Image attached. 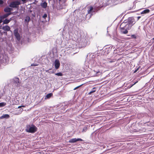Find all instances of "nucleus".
Here are the masks:
<instances>
[{
  "mask_svg": "<svg viewBox=\"0 0 154 154\" xmlns=\"http://www.w3.org/2000/svg\"><path fill=\"white\" fill-rule=\"evenodd\" d=\"M49 72L50 73H54V72L53 71H52V72Z\"/></svg>",
  "mask_w": 154,
  "mask_h": 154,
  "instance_id": "33",
  "label": "nucleus"
},
{
  "mask_svg": "<svg viewBox=\"0 0 154 154\" xmlns=\"http://www.w3.org/2000/svg\"><path fill=\"white\" fill-rule=\"evenodd\" d=\"M52 95L53 94L52 93H50L47 94L45 96V99L50 98Z\"/></svg>",
  "mask_w": 154,
  "mask_h": 154,
  "instance_id": "14",
  "label": "nucleus"
},
{
  "mask_svg": "<svg viewBox=\"0 0 154 154\" xmlns=\"http://www.w3.org/2000/svg\"><path fill=\"white\" fill-rule=\"evenodd\" d=\"M21 107V106H19L18 107V108H20Z\"/></svg>",
  "mask_w": 154,
  "mask_h": 154,
  "instance_id": "34",
  "label": "nucleus"
},
{
  "mask_svg": "<svg viewBox=\"0 0 154 154\" xmlns=\"http://www.w3.org/2000/svg\"><path fill=\"white\" fill-rule=\"evenodd\" d=\"M93 9V8L92 7H91L89 9L88 11V14H90L92 11Z\"/></svg>",
  "mask_w": 154,
  "mask_h": 154,
  "instance_id": "18",
  "label": "nucleus"
},
{
  "mask_svg": "<svg viewBox=\"0 0 154 154\" xmlns=\"http://www.w3.org/2000/svg\"><path fill=\"white\" fill-rule=\"evenodd\" d=\"M60 63L59 61L57 59L55 60L54 63V66L56 69H58L60 66Z\"/></svg>",
  "mask_w": 154,
  "mask_h": 154,
  "instance_id": "7",
  "label": "nucleus"
},
{
  "mask_svg": "<svg viewBox=\"0 0 154 154\" xmlns=\"http://www.w3.org/2000/svg\"><path fill=\"white\" fill-rule=\"evenodd\" d=\"M55 75L58 76H62L63 75V74L62 73L60 72L55 73Z\"/></svg>",
  "mask_w": 154,
  "mask_h": 154,
  "instance_id": "22",
  "label": "nucleus"
},
{
  "mask_svg": "<svg viewBox=\"0 0 154 154\" xmlns=\"http://www.w3.org/2000/svg\"><path fill=\"white\" fill-rule=\"evenodd\" d=\"M2 21L1 19H0V23H1L2 22Z\"/></svg>",
  "mask_w": 154,
  "mask_h": 154,
  "instance_id": "30",
  "label": "nucleus"
},
{
  "mask_svg": "<svg viewBox=\"0 0 154 154\" xmlns=\"http://www.w3.org/2000/svg\"><path fill=\"white\" fill-rule=\"evenodd\" d=\"M13 82L17 87H20V82L19 79L18 78H14L13 79Z\"/></svg>",
  "mask_w": 154,
  "mask_h": 154,
  "instance_id": "4",
  "label": "nucleus"
},
{
  "mask_svg": "<svg viewBox=\"0 0 154 154\" xmlns=\"http://www.w3.org/2000/svg\"><path fill=\"white\" fill-rule=\"evenodd\" d=\"M82 140L81 138H72L70 139L69 142L70 143H73L75 142L79 141H82Z\"/></svg>",
  "mask_w": 154,
  "mask_h": 154,
  "instance_id": "8",
  "label": "nucleus"
},
{
  "mask_svg": "<svg viewBox=\"0 0 154 154\" xmlns=\"http://www.w3.org/2000/svg\"><path fill=\"white\" fill-rule=\"evenodd\" d=\"M12 8L7 7L4 9V11L6 12H10L12 11Z\"/></svg>",
  "mask_w": 154,
  "mask_h": 154,
  "instance_id": "12",
  "label": "nucleus"
},
{
  "mask_svg": "<svg viewBox=\"0 0 154 154\" xmlns=\"http://www.w3.org/2000/svg\"><path fill=\"white\" fill-rule=\"evenodd\" d=\"M2 29L5 31H9L10 30V27L7 25L4 26L2 27Z\"/></svg>",
  "mask_w": 154,
  "mask_h": 154,
  "instance_id": "10",
  "label": "nucleus"
},
{
  "mask_svg": "<svg viewBox=\"0 0 154 154\" xmlns=\"http://www.w3.org/2000/svg\"><path fill=\"white\" fill-rule=\"evenodd\" d=\"M121 27V32L125 34H127L128 32L127 31V29H126V28H125V27L124 26H122Z\"/></svg>",
  "mask_w": 154,
  "mask_h": 154,
  "instance_id": "9",
  "label": "nucleus"
},
{
  "mask_svg": "<svg viewBox=\"0 0 154 154\" xmlns=\"http://www.w3.org/2000/svg\"><path fill=\"white\" fill-rule=\"evenodd\" d=\"M80 86H78V87H75V88H74V90H75L78 88H79Z\"/></svg>",
  "mask_w": 154,
  "mask_h": 154,
  "instance_id": "28",
  "label": "nucleus"
},
{
  "mask_svg": "<svg viewBox=\"0 0 154 154\" xmlns=\"http://www.w3.org/2000/svg\"><path fill=\"white\" fill-rule=\"evenodd\" d=\"M149 12V10L148 9H146L143 11L141 13V14H145L148 13Z\"/></svg>",
  "mask_w": 154,
  "mask_h": 154,
  "instance_id": "13",
  "label": "nucleus"
},
{
  "mask_svg": "<svg viewBox=\"0 0 154 154\" xmlns=\"http://www.w3.org/2000/svg\"><path fill=\"white\" fill-rule=\"evenodd\" d=\"M34 17L35 16V15H34V14H33L32 15Z\"/></svg>",
  "mask_w": 154,
  "mask_h": 154,
  "instance_id": "36",
  "label": "nucleus"
},
{
  "mask_svg": "<svg viewBox=\"0 0 154 154\" xmlns=\"http://www.w3.org/2000/svg\"><path fill=\"white\" fill-rule=\"evenodd\" d=\"M1 98V97H0V99Z\"/></svg>",
  "mask_w": 154,
  "mask_h": 154,
  "instance_id": "41",
  "label": "nucleus"
},
{
  "mask_svg": "<svg viewBox=\"0 0 154 154\" xmlns=\"http://www.w3.org/2000/svg\"><path fill=\"white\" fill-rule=\"evenodd\" d=\"M136 83V82L135 83H134V84L133 85H134Z\"/></svg>",
  "mask_w": 154,
  "mask_h": 154,
  "instance_id": "38",
  "label": "nucleus"
},
{
  "mask_svg": "<svg viewBox=\"0 0 154 154\" xmlns=\"http://www.w3.org/2000/svg\"><path fill=\"white\" fill-rule=\"evenodd\" d=\"M11 21V20L5 19L3 21V24H7L8 23Z\"/></svg>",
  "mask_w": 154,
  "mask_h": 154,
  "instance_id": "16",
  "label": "nucleus"
},
{
  "mask_svg": "<svg viewBox=\"0 0 154 154\" xmlns=\"http://www.w3.org/2000/svg\"><path fill=\"white\" fill-rule=\"evenodd\" d=\"M21 0L23 2H25L26 1V0Z\"/></svg>",
  "mask_w": 154,
  "mask_h": 154,
  "instance_id": "35",
  "label": "nucleus"
},
{
  "mask_svg": "<svg viewBox=\"0 0 154 154\" xmlns=\"http://www.w3.org/2000/svg\"><path fill=\"white\" fill-rule=\"evenodd\" d=\"M14 34L17 39L18 41H19L20 39V34L18 32L17 29H15L14 30Z\"/></svg>",
  "mask_w": 154,
  "mask_h": 154,
  "instance_id": "6",
  "label": "nucleus"
},
{
  "mask_svg": "<svg viewBox=\"0 0 154 154\" xmlns=\"http://www.w3.org/2000/svg\"><path fill=\"white\" fill-rule=\"evenodd\" d=\"M30 20V18L29 16H27L25 19V21L27 23H28Z\"/></svg>",
  "mask_w": 154,
  "mask_h": 154,
  "instance_id": "15",
  "label": "nucleus"
},
{
  "mask_svg": "<svg viewBox=\"0 0 154 154\" xmlns=\"http://www.w3.org/2000/svg\"><path fill=\"white\" fill-rule=\"evenodd\" d=\"M87 128L86 127H85L82 130V133L85 132L87 131Z\"/></svg>",
  "mask_w": 154,
  "mask_h": 154,
  "instance_id": "20",
  "label": "nucleus"
},
{
  "mask_svg": "<svg viewBox=\"0 0 154 154\" xmlns=\"http://www.w3.org/2000/svg\"><path fill=\"white\" fill-rule=\"evenodd\" d=\"M10 117V116L9 115L6 114L3 115L0 117V118L1 119H8Z\"/></svg>",
  "mask_w": 154,
  "mask_h": 154,
  "instance_id": "11",
  "label": "nucleus"
},
{
  "mask_svg": "<svg viewBox=\"0 0 154 154\" xmlns=\"http://www.w3.org/2000/svg\"><path fill=\"white\" fill-rule=\"evenodd\" d=\"M6 105V103L5 102H2L0 103V107H3Z\"/></svg>",
  "mask_w": 154,
  "mask_h": 154,
  "instance_id": "19",
  "label": "nucleus"
},
{
  "mask_svg": "<svg viewBox=\"0 0 154 154\" xmlns=\"http://www.w3.org/2000/svg\"><path fill=\"white\" fill-rule=\"evenodd\" d=\"M37 128L33 125L27 126L26 129L27 132L33 133L37 131Z\"/></svg>",
  "mask_w": 154,
  "mask_h": 154,
  "instance_id": "3",
  "label": "nucleus"
},
{
  "mask_svg": "<svg viewBox=\"0 0 154 154\" xmlns=\"http://www.w3.org/2000/svg\"><path fill=\"white\" fill-rule=\"evenodd\" d=\"M20 2L18 1L12 2L10 5L9 6L11 8H16L17 5L20 4Z\"/></svg>",
  "mask_w": 154,
  "mask_h": 154,
  "instance_id": "5",
  "label": "nucleus"
},
{
  "mask_svg": "<svg viewBox=\"0 0 154 154\" xmlns=\"http://www.w3.org/2000/svg\"><path fill=\"white\" fill-rule=\"evenodd\" d=\"M137 69L136 70H135V71H134V72H136L137 71Z\"/></svg>",
  "mask_w": 154,
  "mask_h": 154,
  "instance_id": "37",
  "label": "nucleus"
},
{
  "mask_svg": "<svg viewBox=\"0 0 154 154\" xmlns=\"http://www.w3.org/2000/svg\"><path fill=\"white\" fill-rule=\"evenodd\" d=\"M11 14V13H7V14H4V15H3V17L4 18H6V17H8L9 15Z\"/></svg>",
  "mask_w": 154,
  "mask_h": 154,
  "instance_id": "21",
  "label": "nucleus"
},
{
  "mask_svg": "<svg viewBox=\"0 0 154 154\" xmlns=\"http://www.w3.org/2000/svg\"><path fill=\"white\" fill-rule=\"evenodd\" d=\"M45 71L46 72H49V73L50 72L49 71V70H46Z\"/></svg>",
  "mask_w": 154,
  "mask_h": 154,
  "instance_id": "31",
  "label": "nucleus"
},
{
  "mask_svg": "<svg viewBox=\"0 0 154 154\" xmlns=\"http://www.w3.org/2000/svg\"><path fill=\"white\" fill-rule=\"evenodd\" d=\"M95 87L93 88H92V90H91V91L88 94L90 95L91 93L95 92L96 91V90H95Z\"/></svg>",
  "mask_w": 154,
  "mask_h": 154,
  "instance_id": "17",
  "label": "nucleus"
},
{
  "mask_svg": "<svg viewBox=\"0 0 154 154\" xmlns=\"http://www.w3.org/2000/svg\"><path fill=\"white\" fill-rule=\"evenodd\" d=\"M3 3V2L2 0H0V4H2Z\"/></svg>",
  "mask_w": 154,
  "mask_h": 154,
  "instance_id": "27",
  "label": "nucleus"
},
{
  "mask_svg": "<svg viewBox=\"0 0 154 154\" xmlns=\"http://www.w3.org/2000/svg\"><path fill=\"white\" fill-rule=\"evenodd\" d=\"M42 7H43L44 8H46L47 7V4L46 3H43L42 5Z\"/></svg>",
  "mask_w": 154,
  "mask_h": 154,
  "instance_id": "23",
  "label": "nucleus"
},
{
  "mask_svg": "<svg viewBox=\"0 0 154 154\" xmlns=\"http://www.w3.org/2000/svg\"><path fill=\"white\" fill-rule=\"evenodd\" d=\"M141 17L140 16H139V17H138L137 18V20H139V19Z\"/></svg>",
  "mask_w": 154,
  "mask_h": 154,
  "instance_id": "29",
  "label": "nucleus"
},
{
  "mask_svg": "<svg viewBox=\"0 0 154 154\" xmlns=\"http://www.w3.org/2000/svg\"><path fill=\"white\" fill-rule=\"evenodd\" d=\"M79 44L82 45V47H85L88 43V38L86 35H81L80 38L78 39Z\"/></svg>",
  "mask_w": 154,
  "mask_h": 154,
  "instance_id": "2",
  "label": "nucleus"
},
{
  "mask_svg": "<svg viewBox=\"0 0 154 154\" xmlns=\"http://www.w3.org/2000/svg\"><path fill=\"white\" fill-rule=\"evenodd\" d=\"M37 65H38L37 64H34V63L32 64L31 65V66H37Z\"/></svg>",
  "mask_w": 154,
  "mask_h": 154,
  "instance_id": "25",
  "label": "nucleus"
},
{
  "mask_svg": "<svg viewBox=\"0 0 154 154\" xmlns=\"http://www.w3.org/2000/svg\"><path fill=\"white\" fill-rule=\"evenodd\" d=\"M154 40V37L151 40V42H154L153 41Z\"/></svg>",
  "mask_w": 154,
  "mask_h": 154,
  "instance_id": "26",
  "label": "nucleus"
},
{
  "mask_svg": "<svg viewBox=\"0 0 154 154\" xmlns=\"http://www.w3.org/2000/svg\"><path fill=\"white\" fill-rule=\"evenodd\" d=\"M21 107H25V106H24V105H21Z\"/></svg>",
  "mask_w": 154,
  "mask_h": 154,
  "instance_id": "32",
  "label": "nucleus"
},
{
  "mask_svg": "<svg viewBox=\"0 0 154 154\" xmlns=\"http://www.w3.org/2000/svg\"><path fill=\"white\" fill-rule=\"evenodd\" d=\"M51 69H49V70H51Z\"/></svg>",
  "mask_w": 154,
  "mask_h": 154,
  "instance_id": "39",
  "label": "nucleus"
},
{
  "mask_svg": "<svg viewBox=\"0 0 154 154\" xmlns=\"http://www.w3.org/2000/svg\"><path fill=\"white\" fill-rule=\"evenodd\" d=\"M135 23V21L133 19L132 20L131 18L128 19V20H125L120 25V27H125V28L128 30L131 29L132 26Z\"/></svg>",
  "mask_w": 154,
  "mask_h": 154,
  "instance_id": "1",
  "label": "nucleus"
},
{
  "mask_svg": "<svg viewBox=\"0 0 154 154\" xmlns=\"http://www.w3.org/2000/svg\"><path fill=\"white\" fill-rule=\"evenodd\" d=\"M47 17V14H45L43 16V17L45 18Z\"/></svg>",
  "mask_w": 154,
  "mask_h": 154,
  "instance_id": "24",
  "label": "nucleus"
},
{
  "mask_svg": "<svg viewBox=\"0 0 154 154\" xmlns=\"http://www.w3.org/2000/svg\"><path fill=\"white\" fill-rule=\"evenodd\" d=\"M22 110H21V112H22Z\"/></svg>",
  "mask_w": 154,
  "mask_h": 154,
  "instance_id": "40",
  "label": "nucleus"
}]
</instances>
